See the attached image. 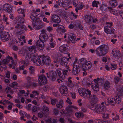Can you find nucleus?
<instances>
[{
	"label": "nucleus",
	"mask_w": 123,
	"mask_h": 123,
	"mask_svg": "<svg viewBox=\"0 0 123 123\" xmlns=\"http://www.w3.org/2000/svg\"><path fill=\"white\" fill-rule=\"evenodd\" d=\"M26 61L23 62L24 65L20 67L21 69L23 70L24 68V66H27L29 63V62L31 61H32L37 65H43L44 64L47 65L50 62V58L49 57L44 56L43 58L40 56L32 55L29 54L26 56Z\"/></svg>",
	"instance_id": "nucleus-1"
},
{
	"label": "nucleus",
	"mask_w": 123,
	"mask_h": 123,
	"mask_svg": "<svg viewBox=\"0 0 123 123\" xmlns=\"http://www.w3.org/2000/svg\"><path fill=\"white\" fill-rule=\"evenodd\" d=\"M68 71H70V70L68 69V70H64L62 71L61 69L58 68L56 69V72L51 71L49 73V76L52 80H54L56 78H58L57 81L58 83H59L60 81L62 82V80L65 79V75L67 74Z\"/></svg>",
	"instance_id": "nucleus-2"
},
{
	"label": "nucleus",
	"mask_w": 123,
	"mask_h": 123,
	"mask_svg": "<svg viewBox=\"0 0 123 123\" xmlns=\"http://www.w3.org/2000/svg\"><path fill=\"white\" fill-rule=\"evenodd\" d=\"M107 105L108 104L106 105L105 102H102L100 105L96 104L94 105H91V106H90V108L98 113H102L106 111L105 106Z\"/></svg>",
	"instance_id": "nucleus-3"
},
{
	"label": "nucleus",
	"mask_w": 123,
	"mask_h": 123,
	"mask_svg": "<svg viewBox=\"0 0 123 123\" xmlns=\"http://www.w3.org/2000/svg\"><path fill=\"white\" fill-rule=\"evenodd\" d=\"M78 91L80 95L85 98H88L91 94L90 91L82 88H79Z\"/></svg>",
	"instance_id": "nucleus-4"
},
{
	"label": "nucleus",
	"mask_w": 123,
	"mask_h": 123,
	"mask_svg": "<svg viewBox=\"0 0 123 123\" xmlns=\"http://www.w3.org/2000/svg\"><path fill=\"white\" fill-rule=\"evenodd\" d=\"M107 48V46L105 45H102L99 46L96 49V54L99 56L104 55L106 53L105 50Z\"/></svg>",
	"instance_id": "nucleus-5"
},
{
	"label": "nucleus",
	"mask_w": 123,
	"mask_h": 123,
	"mask_svg": "<svg viewBox=\"0 0 123 123\" xmlns=\"http://www.w3.org/2000/svg\"><path fill=\"white\" fill-rule=\"evenodd\" d=\"M106 25L104 27L105 32L107 34H113L115 32V31L114 29L111 27L112 25V23L107 22L106 23Z\"/></svg>",
	"instance_id": "nucleus-6"
},
{
	"label": "nucleus",
	"mask_w": 123,
	"mask_h": 123,
	"mask_svg": "<svg viewBox=\"0 0 123 123\" xmlns=\"http://www.w3.org/2000/svg\"><path fill=\"white\" fill-rule=\"evenodd\" d=\"M91 63L89 61L86 62L85 63L82 64L81 68H82L83 70L84 71L83 73V76L86 75L87 73L86 72V71L88 69L91 68Z\"/></svg>",
	"instance_id": "nucleus-7"
},
{
	"label": "nucleus",
	"mask_w": 123,
	"mask_h": 123,
	"mask_svg": "<svg viewBox=\"0 0 123 123\" xmlns=\"http://www.w3.org/2000/svg\"><path fill=\"white\" fill-rule=\"evenodd\" d=\"M100 80L98 78L97 79H95L94 80V83H92L91 84V86L93 90L96 91L98 90L99 87L98 83L99 82Z\"/></svg>",
	"instance_id": "nucleus-8"
},
{
	"label": "nucleus",
	"mask_w": 123,
	"mask_h": 123,
	"mask_svg": "<svg viewBox=\"0 0 123 123\" xmlns=\"http://www.w3.org/2000/svg\"><path fill=\"white\" fill-rule=\"evenodd\" d=\"M42 21L39 19H37L32 23L33 28L36 29H39L42 27Z\"/></svg>",
	"instance_id": "nucleus-9"
},
{
	"label": "nucleus",
	"mask_w": 123,
	"mask_h": 123,
	"mask_svg": "<svg viewBox=\"0 0 123 123\" xmlns=\"http://www.w3.org/2000/svg\"><path fill=\"white\" fill-rule=\"evenodd\" d=\"M69 48V46L68 45L65 44L60 46L59 49L60 51L62 53H66Z\"/></svg>",
	"instance_id": "nucleus-10"
},
{
	"label": "nucleus",
	"mask_w": 123,
	"mask_h": 123,
	"mask_svg": "<svg viewBox=\"0 0 123 123\" xmlns=\"http://www.w3.org/2000/svg\"><path fill=\"white\" fill-rule=\"evenodd\" d=\"M38 81L39 84L42 85L46 83L47 82L46 78L43 75H41L39 76Z\"/></svg>",
	"instance_id": "nucleus-11"
},
{
	"label": "nucleus",
	"mask_w": 123,
	"mask_h": 123,
	"mask_svg": "<svg viewBox=\"0 0 123 123\" xmlns=\"http://www.w3.org/2000/svg\"><path fill=\"white\" fill-rule=\"evenodd\" d=\"M68 40L73 43H74L75 41L80 39L79 38H77L76 39V37L72 33H70L68 35Z\"/></svg>",
	"instance_id": "nucleus-12"
},
{
	"label": "nucleus",
	"mask_w": 123,
	"mask_h": 123,
	"mask_svg": "<svg viewBox=\"0 0 123 123\" xmlns=\"http://www.w3.org/2000/svg\"><path fill=\"white\" fill-rule=\"evenodd\" d=\"M53 21L55 23H58L61 21L59 17L56 15H53L51 18V22Z\"/></svg>",
	"instance_id": "nucleus-13"
},
{
	"label": "nucleus",
	"mask_w": 123,
	"mask_h": 123,
	"mask_svg": "<svg viewBox=\"0 0 123 123\" xmlns=\"http://www.w3.org/2000/svg\"><path fill=\"white\" fill-rule=\"evenodd\" d=\"M1 37L2 40L7 41L9 38V35L8 32H3L1 34Z\"/></svg>",
	"instance_id": "nucleus-14"
},
{
	"label": "nucleus",
	"mask_w": 123,
	"mask_h": 123,
	"mask_svg": "<svg viewBox=\"0 0 123 123\" xmlns=\"http://www.w3.org/2000/svg\"><path fill=\"white\" fill-rule=\"evenodd\" d=\"M60 91L61 94L64 95H66L68 92V90L67 88L64 85H62L60 87Z\"/></svg>",
	"instance_id": "nucleus-15"
},
{
	"label": "nucleus",
	"mask_w": 123,
	"mask_h": 123,
	"mask_svg": "<svg viewBox=\"0 0 123 123\" xmlns=\"http://www.w3.org/2000/svg\"><path fill=\"white\" fill-rule=\"evenodd\" d=\"M39 38L40 40L38 41L43 42L46 40L48 38L47 34L44 32L40 34Z\"/></svg>",
	"instance_id": "nucleus-16"
},
{
	"label": "nucleus",
	"mask_w": 123,
	"mask_h": 123,
	"mask_svg": "<svg viewBox=\"0 0 123 123\" xmlns=\"http://www.w3.org/2000/svg\"><path fill=\"white\" fill-rule=\"evenodd\" d=\"M37 46L38 49L40 51H42L44 48L43 42L41 41H38L37 43Z\"/></svg>",
	"instance_id": "nucleus-17"
},
{
	"label": "nucleus",
	"mask_w": 123,
	"mask_h": 123,
	"mask_svg": "<svg viewBox=\"0 0 123 123\" xmlns=\"http://www.w3.org/2000/svg\"><path fill=\"white\" fill-rule=\"evenodd\" d=\"M73 108L76 109H77V108L73 105L69 106H67L66 108L65 111H63V113L65 114V113H66L68 114L70 112H71Z\"/></svg>",
	"instance_id": "nucleus-18"
},
{
	"label": "nucleus",
	"mask_w": 123,
	"mask_h": 123,
	"mask_svg": "<svg viewBox=\"0 0 123 123\" xmlns=\"http://www.w3.org/2000/svg\"><path fill=\"white\" fill-rule=\"evenodd\" d=\"M80 70V67L76 65H74L72 73L74 75L78 74Z\"/></svg>",
	"instance_id": "nucleus-19"
},
{
	"label": "nucleus",
	"mask_w": 123,
	"mask_h": 123,
	"mask_svg": "<svg viewBox=\"0 0 123 123\" xmlns=\"http://www.w3.org/2000/svg\"><path fill=\"white\" fill-rule=\"evenodd\" d=\"M25 37L24 36H23L21 37L20 36L16 37V39L18 38V40L16 39V41L17 43L18 42L21 43V44H22L23 43H25Z\"/></svg>",
	"instance_id": "nucleus-20"
},
{
	"label": "nucleus",
	"mask_w": 123,
	"mask_h": 123,
	"mask_svg": "<svg viewBox=\"0 0 123 123\" xmlns=\"http://www.w3.org/2000/svg\"><path fill=\"white\" fill-rule=\"evenodd\" d=\"M3 8L5 11L9 12H11L12 9L11 6L9 4H5L4 5Z\"/></svg>",
	"instance_id": "nucleus-21"
},
{
	"label": "nucleus",
	"mask_w": 123,
	"mask_h": 123,
	"mask_svg": "<svg viewBox=\"0 0 123 123\" xmlns=\"http://www.w3.org/2000/svg\"><path fill=\"white\" fill-rule=\"evenodd\" d=\"M57 32L60 33L65 32L66 30L64 27L62 25H59L57 29Z\"/></svg>",
	"instance_id": "nucleus-22"
},
{
	"label": "nucleus",
	"mask_w": 123,
	"mask_h": 123,
	"mask_svg": "<svg viewBox=\"0 0 123 123\" xmlns=\"http://www.w3.org/2000/svg\"><path fill=\"white\" fill-rule=\"evenodd\" d=\"M15 28L16 30H18V29H20V28H21L22 29V30H23V31H24V29H25V31L27 30V29H26L25 28V27L24 26H22V25H21L20 26L19 25V24L18 22H17L15 24Z\"/></svg>",
	"instance_id": "nucleus-23"
},
{
	"label": "nucleus",
	"mask_w": 123,
	"mask_h": 123,
	"mask_svg": "<svg viewBox=\"0 0 123 123\" xmlns=\"http://www.w3.org/2000/svg\"><path fill=\"white\" fill-rule=\"evenodd\" d=\"M73 4L75 7L79 8H82L83 7L82 3H80L78 0L74 1L73 3Z\"/></svg>",
	"instance_id": "nucleus-24"
},
{
	"label": "nucleus",
	"mask_w": 123,
	"mask_h": 123,
	"mask_svg": "<svg viewBox=\"0 0 123 123\" xmlns=\"http://www.w3.org/2000/svg\"><path fill=\"white\" fill-rule=\"evenodd\" d=\"M114 98L111 97L108 98L107 99V102L110 104L112 105H114L115 104Z\"/></svg>",
	"instance_id": "nucleus-25"
},
{
	"label": "nucleus",
	"mask_w": 123,
	"mask_h": 123,
	"mask_svg": "<svg viewBox=\"0 0 123 123\" xmlns=\"http://www.w3.org/2000/svg\"><path fill=\"white\" fill-rule=\"evenodd\" d=\"M115 99V104L116 103L117 104H118L120 103L121 101V98L120 96L117 95L115 97V98H114Z\"/></svg>",
	"instance_id": "nucleus-26"
},
{
	"label": "nucleus",
	"mask_w": 123,
	"mask_h": 123,
	"mask_svg": "<svg viewBox=\"0 0 123 123\" xmlns=\"http://www.w3.org/2000/svg\"><path fill=\"white\" fill-rule=\"evenodd\" d=\"M19 113L21 116V120H25L24 119V117H22L23 116L24 117L25 116L26 117H27L28 118L29 117V115H28V114L27 113L24 111H20Z\"/></svg>",
	"instance_id": "nucleus-27"
},
{
	"label": "nucleus",
	"mask_w": 123,
	"mask_h": 123,
	"mask_svg": "<svg viewBox=\"0 0 123 123\" xmlns=\"http://www.w3.org/2000/svg\"><path fill=\"white\" fill-rule=\"evenodd\" d=\"M30 18L33 21L36 20V12H33L31 15Z\"/></svg>",
	"instance_id": "nucleus-28"
},
{
	"label": "nucleus",
	"mask_w": 123,
	"mask_h": 123,
	"mask_svg": "<svg viewBox=\"0 0 123 123\" xmlns=\"http://www.w3.org/2000/svg\"><path fill=\"white\" fill-rule=\"evenodd\" d=\"M110 86V84L108 81H106L105 82L104 85V87L105 89L107 90Z\"/></svg>",
	"instance_id": "nucleus-29"
},
{
	"label": "nucleus",
	"mask_w": 123,
	"mask_h": 123,
	"mask_svg": "<svg viewBox=\"0 0 123 123\" xmlns=\"http://www.w3.org/2000/svg\"><path fill=\"white\" fill-rule=\"evenodd\" d=\"M7 17L5 15L3 16V19H1L0 21L1 22L3 20V21L4 23H6V25H8L9 24V22L7 21Z\"/></svg>",
	"instance_id": "nucleus-30"
},
{
	"label": "nucleus",
	"mask_w": 123,
	"mask_h": 123,
	"mask_svg": "<svg viewBox=\"0 0 123 123\" xmlns=\"http://www.w3.org/2000/svg\"><path fill=\"white\" fill-rule=\"evenodd\" d=\"M12 58L9 56L7 57V60L4 59L3 61V63L4 64H6L8 62L10 61H11V62H12Z\"/></svg>",
	"instance_id": "nucleus-31"
},
{
	"label": "nucleus",
	"mask_w": 123,
	"mask_h": 123,
	"mask_svg": "<svg viewBox=\"0 0 123 123\" xmlns=\"http://www.w3.org/2000/svg\"><path fill=\"white\" fill-rule=\"evenodd\" d=\"M89 99L90 100L93 102H95L97 101L98 99L97 97L94 95L91 96Z\"/></svg>",
	"instance_id": "nucleus-32"
},
{
	"label": "nucleus",
	"mask_w": 123,
	"mask_h": 123,
	"mask_svg": "<svg viewBox=\"0 0 123 123\" xmlns=\"http://www.w3.org/2000/svg\"><path fill=\"white\" fill-rule=\"evenodd\" d=\"M18 12L19 14H23V16L24 17L25 16V15L24 14L25 12V10L23 8H20L18 9Z\"/></svg>",
	"instance_id": "nucleus-33"
},
{
	"label": "nucleus",
	"mask_w": 123,
	"mask_h": 123,
	"mask_svg": "<svg viewBox=\"0 0 123 123\" xmlns=\"http://www.w3.org/2000/svg\"><path fill=\"white\" fill-rule=\"evenodd\" d=\"M111 12L112 14L115 15H117L118 14H121L120 12H119L118 11L116 10L112 9L111 11Z\"/></svg>",
	"instance_id": "nucleus-34"
},
{
	"label": "nucleus",
	"mask_w": 123,
	"mask_h": 123,
	"mask_svg": "<svg viewBox=\"0 0 123 123\" xmlns=\"http://www.w3.org/2000/svg\"><path fill=\"white\" fill-rule=\"evenodd\" d=\"M63 104V101L61 100L57 104L56 106L57 108L60 109L62 107Z\"/></svg>",
	"instance_id": "nucleus-35"
},
{
	"label": "nucleus",
	"mask_w": 123,
	"mask_h": 123,
	"mask_svg": "<svg viewBox=\"0 0 123 123\" xmlns=\"http://www.w3.org/2000/svg\"><path fill=\"white\" fill-rule=\"evenodd\" d=\"M110 5L112 6H115L117 5V3L115 0H111L110 2Z\"/></svg>",
	"instance_id": "nucleus-36"
},
{
	"label": "nucleus",
	"mask_w": 123,
	"mask_h": 123,
	"mask_svg": "<svg viewBox=\"0 0 123 123\" xmlns=\"http://www.w3.org/2000/svg\"><path fill=\"white\" fill-rule=\"evenodd\" d=\"M69 60V58H66L65 57H63L62 58L61 61V64L62 65H64L65 63L66 60L68 61Z\"/></svg>",
	"instance_id": "nucleus-37"
},
{
	"label": "nucleus",
	"mask_w": 123,
	"mask_h": 123,
	"mask_svg": "<svg viewBox=\"0 0 123 123\" xmlns=\"http://www.w3.org/2000/svg\"><path fill=\"white\" fill-rule=\"evenodd\" d=\"M112 117L113 120L115 121L118 120L119 118L118 116L115 113L112 114Z\"/></svg>",
	"instance_id": "nucleus-38"
},
{
	"label": "nucleus",
	"mask_w": 123,
	"mask_h": 123,
	"mask_svg": "<svg viewBox=\"0 0 123 123\" xmlns=\"http://www.w3.org/2000/svg\"><path fill=\"white\" fill-rule=\"evenodd\" d=\"M112 54L115 57H116L118 55V51L116 49H114L112 51Z\"/></svg>",
	"instance_id": "nucleus-39"
},
{
	"label": "nucleus",
	"mask_w": 123,
	"mask_h": 123,
	"mask_svg": "<svg viewBox=\"0 0 123 123\" xmlns=\"http://www.w3.org/2000/svg\"><path fill=\"white\" fill-rule=\"evenodd\" d=\"M94 123H108V122L105 121H102L101 120H96L94 122Z\"/></svg>",
	"instance_id": "nucleus-40"
},
{
	"label": "nucleus",
	"mask_w": 123,
	"mask_h": 123,
	"mask_svg": "<svg viewBox=\"0 0 123 123\" xmlns=\"http://www.w3.org/2000/svg\"><path fill=\"white\" fill-rule=\"evenodd\" d=\"M71 78V77H69L68 79V80L69 82L68 86L69 87L72 88L74 86V85L70 80Z\"/></svg>",
	"instance_id": "nucleus-41"
},
{
	"label": "nucleus",
	"mask_w": 123,
	"mask_h": 123,
	"mask_svg": "<svg viewBox=\"0 0 123 123\" xmlns=\"http://www.w3.org/2000/svg\"><path fill=\"white\" fill-rule=\"evenodd\" d=\"M6 92L12 94L13 93L12 91L11 90L10 88L8 87H7L6 89Z\"/></svg>",
	"instance_id": "nucleus-42"
},
{
	"label": "nucleus",
	"mask_w": 123,
	"mask_h": 123,
	"mask_svg": "<svg viewBox=\"0 0 123 123\" xmlns=\"http://www.w3.org/2000/svg\"><path fill=\"white\" fill-rule=\"evenodd\" d=\"M28 49L29 51L31 52L33 50L34 51V52L36 51L35 47L34 46H32L29 47L28 48Z\"/></svg>",
	"instance_id": "nucleus-43"
},
{
	"label": "nucleus",
	"mask_w": 123,
	"mask_h": 123,
	"mask_svg": "<svg viewBox=\"0 0 123 123\" xmlns=\"http://www.w3.org/2000/svg\"><path fill=\"white\" fill-rule=\"evenodd\" d=\"M65 0H59V5L60 6H64Z\"/></svg>",
	"instance_id": "nucleus-44"
},
{
	"label": "nucleus",
	"mask_w": 123,
	"mask_h": 123,
	"mask_svg": "<svg viewBox=\"0 0 123 123\" xmlns=\"http://www.w3.org/2000/svg\"><path fill=\"white\" fill-rule=\"evenodd\" d=\"M75 115L78 118H79L80 117H82L83 116L82 114L79 112H77L76 113Z\"/></svg>",
	"instance_id": "nucleus-45"
},
{
	"label": "nucleus",
	"mask_w": 123,
	"mask_h": 123,
	"mask_svg": "<svg viewBox=\"0 0 123 123\" xmlns=\"http://www.w3.org/2000/svg\"><path fill=\"white\" fill-rule=\"evenodd\" d=\"M99 4V2L94 1H93L92 4V5L93 7H98V5Z\"/></svg>",
	"instance_id": "nucleus-46"
},
{
	"label": "nucleus",
	"mask_w": 123,
	"mask_h": 123,
	"mask_svg": "<svg viewBox=\"0 0 123 123\" xmlns=\"http://www.w3.org/2000/svg\"><path fill=\"white\" fill-rule=\"evenodd\" d=\"M47 121L49 122H52L54 123H56L57 120L55 119H53L52 120L51 119H49L47 120Z\"/></svg>",
	"instance_id": "nucleus-47"
},
{
	"label": "nucleus",
	"mask_w": 123,
	"mask_h": 123,
	"mask_svg": "<svg viewBox=\"0 0 123 123\" xmlns=\"http://www.w3.org/2000/svg\"><path fill=\"white\" fill-rule=\"evenodd\" d=\"M29 70L30 72L31 73H33L34 72V68L32 66H31L29 68Z\"/></svg>",
	"instance_id": "nucleus-48"
},
{
	"label": "nucleus",
	"mask_w": 123,
	"mask_h": 123,
	"mask_svg": "<svg viewBox=\"0 0 123 123\" xmlns=\"http://www.w3.org/2000/svg\"><path fill=\"white\" fill-rule=\"evenodd\" d=\"M117 65L112 64L111 65V69L112 70H114L117 68Z\"/></svg>",
	"instance_id": "nucleus-49"
},
{
	"label": "nucleus",
	"mask_w": 123,
	"mask_h": 123,
	"mask_svg": "<svg viewBox=\"0 0 123 123\" xmlns=\"http://www.w3.org/2000/svg\"><path fill=\"white\" fill-rule=\"evenodd\" d=\"M8 101L5 99L3 100L0 101V103L2 104L3 105H4L5 104L8 103Z\"/></svg>",
	"instance_id": "nucleus-50"
},
{
	"label": "nucleus",
	"mask_w": 123,
	"mask_h": 123,
	"mask_svg": "<svg viewBox=\"0 0 123 123\" xmlns=\"http://www.w3.org/2000/svg\"><path fill=\"white\" fill-rule=\"evenodd\" d=\"M17 83L16 82H13L12 83V86L14 88L17 89L18 88V87L17 86Z\"/></svg>",
	"instance_id": "nucleus-51"
},
{
	"label": "nucleus",
	"mask_w": 123,
	"mask_h": 123,
	"mask_svg": "<svg viewBox=\"0 0 123 123\" xmlns=\"http://www.w3.org/2000/svg\"><path fill=\"white\" fill-rule=\"evenodd\" d=\"M39 109V108L37 107L36 106H34L32 109V111L33 112H35L37 111Z\"/></svg>",
	"instance_id": "nucleus-52"
},
{
	"label": "nucleus",
	"mask_w": 123,
	"mask_h": 123,
	"mask_svg": "<svg viewBox=\"0 0 123 123\" xmlns=\"http://www.w3.org/2000/svg\"><path fill=\"white\" fill-rule=\"evenodd\" d=\"M100 8L102 10L105 11L106 10V7L105 5H102L101 6Z\"/></svg>",
	"instance_id": "nucleus-53"
},
{
	"label": "nucleus",
	"mask_w": 123,
	"mask_h": 123,
	"mask_svg": "<svg viewBox=\"0 0 123 123\" xmlns=\"http://www.w3.org/2000/svg\"><path fill=\"white\" fill-rule=\"evenodd\" d=\"M55 45V43L54 42H51L50 44V47L52 48H54Z\"/></svg>",
	"instance_id": "nucleus-54"
},
{
	"label": "nucleus",
	"mask_w": 123,
	"mask_h": 123,
	"mask_svg": "<svg viewBox=\"0 0 123 123\" xmlns=\"http://www.w3.org/2000/svg\"><path fill=\"white\" fill-rule=\"evenodd\" d=\"M57 101V100L55 99H52L51 101V104L53 105H55Z\"/></svg>",
	"instance_id": "nucleus-55"
},
{
	"label": "nucleus",
	"mask_w": 123,
	"mask_h": 123,
	"mask_svg": "<svg viewBox=\"0 0 123 123\" xmlns=\"http://www.w3.org/2000/svg\"><path fill=\"white\" fill-rule=\"evenodd\" d=\"M119 80V78L116 76L114 78V81L115 83H117Z\"/></svg>",
	"instance_id": "nucleus-56"
},
{
	"label": "nucleus",
	"mask_w": 123,
	"mask_h": 123,
	"mask_svg": "<svg viewBox=\"0 0 123 123\" xmlns=\"http://www.w3.org/2000/svg\"><path fill=\"white\" fill-rule=\"evenodd\" d=\"M31 104H29L27 106L26 108V109L28 110L29 111L31 110Z\"/></svg>",
	"instance_id": "nucleus-57"
},
{
	"label": "nucleus",
	"mask_w": 123,
	"mask_h": 123,
	"mask_svg": "<svg viewBox=\"0 0 123 123\" xmlns=\"http://www.w3.org/2000/svg\"><path fill=\"white\" fill-rule=\"evenodd\" d=\"M43 110L46 111H49L48 108L45 106H44L43 107Z\"/></svg>",
	"instance_id": "nucleus-58"
},
{
	"label": "nucleus",
	"mask_w": 123,
	"mask_h": 123,
	"mask_svg": "<svg viewBox=\"0 0 123 123\" xmlns=\"http://www.w3.org/2000/svg\"><path fill=\"white\" fill-rule=\"evenodd\" d=\"M43 20L45 22L48 23L49 22V21L47 20V18H43Z\"/></svg>",
	"instance_id": "nucleus-59"
},
{
	"label": "nucleus",
	"mask_w": 123,
	"mask_h": 123,
	"mask_svg": "<svg viewBox=\"0 0 123 123\" xmlns=\"http://www.w3.org/2000/svg\"><path fill=\"white\" fill-rule=\"evenodd\" d=\"M66 101L67 103H68L70 105H71L72 104V102H71L69 99L68 98H67Z\"/></svg>",
	"instance_id": "nucleus-60"
},
{
	"label": "nucleus",
	"mask_w": 123,
	"mask_h": 123,
	"mask_svg": "<svg viewBox=\"0 0 123 123\" xmlns=\"http://www.w3.org/2000/svg\"><path fill=\"white\" fill-rule=\"evenodd\" d=\"M53 112L55 115H57L58 114L57 113H58V112L56 109H55L54 110Z\"/></svg>",
	"instance_id": "nucleus-61"
},
{
	"label": "nucleus",
	"mask_w": 123,
	"mask_h": 123,
	"mask_svg": "<svg viewBox=\"0 0 123 123\" xmlns=\"http://www.w3.org/2000/svg\"><path fill=\"white\" fill-rule=\"evenodd\" d=\"M52 30V28L50 26L48 27L47 28V30L49 31H51Z\"/></svg>",
	"instance_id": "nucleus-62"
},
{
	"label": "nucleus",
	"mask_w": 123,
	"mask_h": 123,
	"mask_svg": "<svg viewBox=\"0 0 123 123\" xmlns=\"http://www.w3.org/2000/svg\"><path fill=\"white\" fill-rule=\"evenodd\" d=\"M13 104L11 103L10 105H8V108L9 110H11L12 108Z\"/></svg>",
	"instance_id": "nucleus-63"
},
{
	"label": "nucleus",
	"mask_w": 123,
	"mask_h": 123,
	"mask_svg": "<svg viewBox=\"0 0 123 123\" xmlns=\"http://www.w3.org/2000/svg\"><path fill=\"white\" fill-rule=\"evenodd\" d=\"M108 115L107 114H104L103 115V117L104 118H106L108 117Z\"/></svg>",
	"instance_id": "nucleus-64"
}]
</instances>
